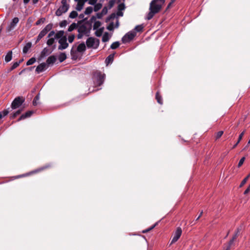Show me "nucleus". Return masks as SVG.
I'll use <instances>...</instances> for the list:
<instances>
[{"label": "nucleus", "mask_w": 250, "mask_h": 250, "mask_svg": "<svg viewBox=\"0 0 250 250\" xmlns=\"http://www.w3.org/2000/svg\"><path fill=\"white\" fill-rule=\"evenodd\" d=\"M109 40V37L108 36V33L107 32L104 33L103 37H102V42H106L108 41Z\"/></svg>", "instance_id": "obj_31"}, {"label": "nucleus", "mask_w": 250, "mask_h": 250, "mask_svg": "<svg viewBox=\"0 0 250 250\" xmlns=\"http://www.w3.org/2000/svg\"><path fill=\"white\" fill-rule=\"evenodd\" d=\"M83 34H81V33H78V35H77V38L78 39H81L82 38L83 36Z\"/></svg>", "instance_id": "obj_62"}, {"label": "nucleus", "mask_w": 250, "mask_h": 250, "mask_svg": "<svg viewBox=\"0 0 250 250\" xmlns=\"http://www.w3.org/2000/svg\"><path fill=\"white\" fill-rule=\"evenodd\" d=\"M144 26L143 24L138 25L132 30L135 31L136 33L138 32H142L143 31Z\"/></svg>", "instance_id": "obj_21"}, {"label": "nucleus", "mask_w": 250, "mask_h": 250, "mask_svg": "<svg viewBox=\"0 0 250 250\" xmlns=\"http://www.w3.org/2000/svg\"><path fill=\"white\" fill-rule=\"evenodd\" d=\"M57 60V58L56 57L54 56V55H52V56H49L46 61V65H50L51 64H53Z\"/></svg>", "instance_id": "obj_14"}, {"label": "nucleus", "mask_w": 250, "mask_h": 250, "mask_svg": "<svg viewBox=\"0 0 250 250\" xmlns=\"http://www.w3.org/2000/svg\"><path fill=\"white\" fill-rule=\"evenodd\" d=\"M125 9V5L124 3H120V4H119V5L118 6V10L119 11H122V10H124Z\"/></svg>", "instance_id": "obj_46"}, {"label": "nucleus", "mask_w": 250, "mask_h": 250, "mask_svg": "<svg viewBox=\"0 0 250 250\" xmlns=\"http://www.w3.org/2000/svg\"><path fill=\"white\" fill-rule=\"evenodd\" d=\"M36 60L35 58H34V57L31 58L26 62V65H32L36 62Z\"/></svg>", "instance_id": "obj_38"}, {"label": "nucleus", "mask_w": 250, "mask_h": 250, "mask_svg": "<svg viewBox=\"0 0 250 250\" xmlns=\"http://www.w3.org/2000/svg\"><path fill=\"white\" fill-rule=\"evenodd\" d=\"M53 25L51 23L47 24L43 29L47 33L52 28Z\"/></svg>", "instance_id": "obj_41"}, {"label": "nucleus", "mask_w": 250, "mask_h": 250, "mask_svg": "<svg viewBox=\"0 0 250 250\" xmlns=\"http://www.w3.org/2000/svg\"><path fill=\"white\" fill-rule=\"evenodd\" d=\"M158 2L164 3V0H152L150 3L149 10L153 11L154 13H158L162 8L161 4L157 3Z\"/></svg>", "instance_id": "obj_4"}, {"label": "nucleus", "mask_w": 250, "mask_h": 250, "mask_svg": "<svg viewBox=\"0 0 250 250\" xmlns=\"http://www.w3.org/2000/svg\"><path fill=\"white\" fill-rule=\"evenodd\" d=\"M250 173L242 180V181L241 182V183L239 186L240 188L242 187L246 183L248 179L250 178Z\"/></svg>", "instance_id": "obj_36"}, {"label": "nucleus", "mask_w": 250, "mask_h": 250, "mask_svg": "<svg viewBox=\"0 0 250 250\" xmlns=\"http://www.w3.org/2000/svg\"><path fill=\"white\" fill-rule=\"evenodd\" d=\"M46 67H47V65H46V63H45V62L41 63L36 67V72L37 73L39 74V73L45 71L46 69Z\"/></svg>", "instance_id": "obj_12"}, {"label": "nucleus", "mask_w": 250, "mask_h": 250, "mask_svg": "<svg viewBox=\"0 0 250 250\" xmlns=\"http://www.w3.org/2000/svg\"><path fill=\"white\" fill-rule=\"evenodd\" d=\"M54 37L56 39H60L61 38L64 37V31L63 30L59 31L55 35Z\"/></svg>", "instance_id": "obj_20"}, {"label": "nucleus", "mask_w": 250, "mask_h": 250, "mask_svg": "<svg viewBox=\"0 0 250 250\" xmlns=\"http://www.w3.org/2000/svg\"><path fill=\"white\" fill-rule=\"evenodd\" d=\"M250 191V185H249V187L245 190L244 194L245 195H246L248 194L249 191Z\"/></svg>", "instance_id": "obj_59"}, {"label": "nucleus", "mask_w": 250, "mask_h": 250, "mask_svg": "<svg viewBox=\"0 0 250 250\" xmlns=\"http://www.w3.org/2000/svg\"><path fill=\"white\" fill-rule=\"evenodd\" d=\"M103 14L101 12V13H98L97 14V18L98 19H101L102 16H103Z\"/></svg>", "instance_id": "obj_61"}, {"label": "nucleus", "mask_w": 250, "mask_h": 250, "mask_svg": "<svg viewBox=\"0 0 250 250\" xmlns=\"http://www.w3.org/2000/svg\"><path fill=\"white\" fill-rule=\"evenodd\" d=\"M223 131H218L217 133V134H216V139H219L220 137H221L222 136V135H223Z\"/></svg>", "instance_id": "obj_53"}, {"label": "nucleus", "mask_w": 250, "mask_h": 250, "mask_svg": "<svg viewBox=\"0 0 250 250\" xmlns=\"http://www.w3.org/2000/svg\"><path fill=\"white\" fill-rule=\"evenodd\" d=\"M114 54H110L105 59V62L107 65L113 61Z\"/></svg>", "instance_id": "obj_19"}, {"label": "nucleus", "mask_w": 250, "mask_h": 250, "mask_svg": "<svg viewBox=\"0 0 250 250\" xmlns=\"http://www.w3.org/2000/svg\"><path fill=\"white\" fill-rule=\"evenodd\" d=\"M66 59V55L65 53H61L59 56L58 59L60 62H63Z\"/></svg>", "instance_id": "obj_24"}, {"label": "nucleus", "mask_w": 250, "mask_h": 250, "mask_svg": "<svg viewBox=\"0 0 250 250\" xmlns=\"http://www.w3.org/2000/svg\"><path fill=\"white\" fill-rule=\"evenodd\" d=\"M42 39V38L39 35H38V37H37V40L36 41V42H38L40 40H41V39Z\"/></svg>", "instance_id": "obj_64"}, {"label": "nucleus", "mask_w": 250, "mask_h": 250, "mask_svg": "<svg viewBox=\"0 0 250 250\" xmlns=\"http://www.w3.org/2000/svg\"><path fill=\"white\" fill-rule=\"evenodd\" d=\"M24 98L22 97H17L12 102L11 108L13 109L19 107L24 102Z\"/></svg>", "instance_id": "obj_7"}, {"label": "nucleus", "mask_w": 250, "mask_h": 250, "mask_svg": "<svg viewBox=\"0 0 250 250\" xmlns=\"http://www.w3.org/2000/svg\"><path fill=\"white\" fill-rule=\"evenodd\" d=\"M104 28L101 27L99 29H96V31H95V34L97 37H100L102 36L103 31H104Z\"/></svg>", "instance_id": "obj_23"}, {"label": "nucleus", "mask_w": 250, "mask_h": 250, "mask_svg": "<svg viewBox=\"0 0 250 250\" xmlns=\"http://www.w3.org/2000/svg\"><path fill=\"white\" fill-rule=\"evenodd\" d=\"M86 50V46L84 42L81 43L77 47V49L75 50L74 49V47L71 50L70 54L72 56V59L76 60L77 59L78 56L77 55V52H83Z\"/></svg>", "instance_id": "obj_3"}, {"label": "nucleus", "mask_w": 250, "mask_h": 250, "mask_svg": "<svg viewBox=\"0 0 250 250\" xmlns=\"http://www.w3.org/2000/svg\"><path fill=\"white\" fill-rule=\"evenodd\" d=\"M243 228V225H241L239 227H238L237 228V229L232 237L236 239L237 237H238V236L239 235V233H240V232L242 231Z\"/></svg>", "instance_id": "obj_18"}, {"label": "nucleus", "mask_w": 250, "mask_h": 250, "mask_svg": "<svg viewBox=\"0 0 250 250\" xmlns=\"http://www.w3.org/2000/svg\"><path fill=\"white\" fill-rule=\"evenodd\" d=\"M97 0H89L88 1V3L90 5H94L96 4Z\"/></svg>", "instance_id": "obj_57"}, {"label": "nucleus", "mask_w": 250, "mask_h": 250, "mask_svg": "<svg viewBox=\"0 0 250 250\" xmlns=\"http://www.w3.org/2000/svg\"><path fill=\"white\" fill-rule=\"evenodd\" d=\"M50 167V165H46V166H45L44 167H43L38 169L34 171H32V173H35V172H38V171H41L42 170H43V169H45V168H46L47 167Z\"/></svg>", "instance_id": "obj_47"}, {"label": "nucleus", "mask_w": 250, "mask_h": 250, "mask_svg": "<svg viewBox=\"0 0 250 250\" xmlns=\"http://www.w3.org/2000/svg\"><path fill=\"white\" fill-rule=\"evenodd\" d=\"M245 133V131H243L240 135L238 138V139L237 140V142L236 143L235 145H233L232 148H234L236 146L238 145V144L239 143L240 141L241 140L244 134Z\"/></svg>", "instance_id": "obj_29"}, {"label": "nucleus", "mask_w": 250, "mask_h": 250, "mask_svg": "<svg viewBox=\"0 0 250 250\" xmlns=\"http://www.w3.org/2000/svg\"><path fill=\"white\" fill-rule=\"evenodd\" d=\"M245 160V157H243L241 158V159L240 160L238 164V167H240L244 163Z\"/></svg>", "instance_id": "obj_48"}, {"label": "nucleus", "mask_w": 250, "mask_h": 250, "mask_svg": "<svg viewBox=\"0 0 250 250\" xmlns=\"http://www.w3.org/2000/svg\"><path fill=\"white\" fill-rule=\"evenodd\" d=\"M46 34H47V33L43 29H42L40 32L39 35L42 38Z\"/></svg>", "instance_id": "obj_52"}, {"label": "nucleus", "mask_w": 250, "mask_h": 250, "mask_svg": "<svg viewBox=\"0 0 250 250\" xmlns=\"http://www.w3.org/2000/svg\"><path fill=\"white\" fill-rule=\"evenodd\" d=\"M95 20H96V17H95V16H93L91 18V19H90V22H93V21H95Z\"/></svg>", "instance_id": "obj_63"}, {"label": "nucleus", "mask_w": 250, "mask_h": 250, "mask_svg": "<svg viewBox=\"0 0 250 250\" xmlns=\"http://www.w3.org/2000/svg\"><path fill=\"white\" fill-rule=\"evenodd\" d=\"M101 25V21H95L94 25H93V30H96L97 29H98V28Z\"/></svg>", "instance_id": "obj_39"}, {"label": "nucleus", "mask_w": 250, "mask_h": 250, "mask_svg": "<svg viewBox=\"0 0 250 250\" xmlns=\"http://www.w3.org/2000/svg\"><path fill=\"white\" fill-rule=\"evenodd\" d=\"M107 29L109 31H112L114 29V22H111L106 27Z\"/></svg>", "instance_id": "obj_45"}, {"label": "nucleus", "mask_w": 250, "mask_h": 250, "mask_svg": "<svg viewBox=\"0 0 250 250\" xmlns=\"http://www.w3.org/2000/svg\"><path fill=\"white\" fill-rule=\"evenodd\" d=\"M19 19L17 17L14 18L12 22L10 23V24L6 28L7 31L10 32L13 29H14V28L16 27L17 24L19 22Z\"/></svg>", "instance_id": "obj_11"}, {"label": "nucleus", "mask_w": 250, "mask_h": 250, "mask_svg": "<svg viewBox=\"0 0 250 250\" xmlns=\"http://www.w3.org/2000/svg\"><path fill=\"white\" fill-rule=\"evenodd\" d=\"M62 5L56 10L55 14L57 16H61L66 13L69 8L70 5L67 2V0H62Z\"/></svg>", "instance_id": "obj_2"}, {"label": "nucleus", "mask_w": 250, "mask_h": 250, "mask_svg": "<svg viewBox=\"0 0 250 250\" xmlns=\"http://www.w3.org/2000/svg\"><path fill=\"white\" fill-rule=\"evenodd\" d=\"M120 44V43L119 42H115L111 44L110 48L112 49H115L119 46Z\"/></svg>", "instance_id": "obj_32"}, {"label": "nucleus", "mask_w": 250, "mask_h": 250, "mask_svg": "<svg viewBox=\"0 0 250 250\" xmlns=\"http://www.w3.org/2000/svg\"><path fill=\"white\" fill-rule=\"evenodd\" d=\"M1 112L2 117L6 116L9 113V111L7 110H4Z\"/></svg>", "instance_id": "obj_58"}, {"label": "nucleus", "mask_w": 250, "mask_h": 250, "mask_svg": "<svg viewBox=\"0 0 250 250\" xmlns=\"http://www.w3.org/2000/svg\"><path fill=\"white\" fill-rule=\"evenodd\" d=\"M58 42L60 45L58 46V49L62 50L68 46V43L67 42L66 37H64L59 40Z\"/></svg>", "instance_id": "obj_8"}, {"label": "nucleus", "mask_w": 250, "mask_h": 250, "mask_svg": "<svg viewBox=\"0 0 250 250\" xmlns=\"http://www.w3.org/2000/svg\"><path fill=\"white\" fill-rule=\"evenodd\" d=\"M33 111H28L24 114H22L18 120V121H20L22 120H24L26 118H29L31 116V115L33 114Z\"/></svg>", "instance_id": "obj_13"}, {"label": "nucleus", "mask_w": 250, "mask_h": 250, "mask_svg": "<svg viewBox=\"0 0 250 250\" xmlns=\"http://www.w3.org/2000/svg\"><path fill=\"white\" fill-rule=\"evenodd\" d=\"M102 7V5L101 3H97L94 4V10L95 12L99 11L100 9H101Z\"/></svg>", "instance_id": "obj_42"}, {"label": "nucleus", "mask_w": 250, "mask_h": 250, "mask_svg": "<svg viewBox=\"0 0 250 250\" xmlns=\"http://www.w3.org/2000/svg\"><path fill=\"white\" fill-rule=\"evenodd\" d=\"M117 15L118 16L122 17L123 16V13L121 11H119L117 13Z\"/></svg>", "instance_id": "obj_60"}, {"label": "nucleus", "mask_w": 250, "mask_h": 250, "mask_svg": "<svg viewBox=\"0 0 250 250\" xmlns=\"http://www.w3.org/2000/svg\"><path fill=\"white\" fill-rule=\"evenodd\" d=\"M77 27V24L75 23H72L68 27V31L71 32Z\"/></svg>", "instance_id": "obj_33"}, {"label": "nucleus", "mask_w": 250, "mask_h": 250, "mask_svg": "<svg viewBox=\"0 0 250 250\" xmlns=\"http://www.w3.org/2000/svg\"><path fill=\"white\" fill-rule=\"evenodd\" d=\"M83 5L84 1H79L76 5V9L78 11H81L83 9Z\"/></svg>", "instance_id": "obj_25"}, {"label": "nucleus", "mask_w": 250, "mask_h": 250, "mask_svg": "<svg viewBox=\"0 0 250 250\" xmlns=\"http://www.w3.org/2000/svg\"><path fill=\"white\" fill-rule=\"evenodd\" d=\"M67 21L66 20L62 21L60 24L61 27H64L67 25Z\"/></svg>", "instance_id": "obj_54"}, {"label": "nucleus", "mask_w": 250, "mask_h": 250, "mask_svg": "<svg viewBox=\"0 0 250 250\" xmlns=\"http://www.w3.org/2000/svg\"><path fill=\"white\" fill-rule=\"evenodd\" d=\"M182 230L181 228L178 227L177 228L176 231L174 233L173 237L171 240L170 245L175 243L180 237L182 234Z\"/></svg>", "instance_id": "obj_9"}, {"label": "nucleus", "mask_w": 250, "mask_h": 250, "mask_svg": "<svg viewBox=\"0 0 250 250\" xmlns=\"http://www.w3.org/2000/svg\"><path fill=\"white\" fill-rule=\"evenodd\" d=\"M78 32L79 33H82L84 35H86L87 36H89L90 30L87 29L85 25L83 24L78 27Z\"/></svg>", "instance_id": "obj_10"}, {"label": "nucleus", "mask_w": 250, "mask_h": 250, "mask_svg": "<svg viewBox=\"0 0 250 250\" xmlns=\"http://www.w3.org/2000/svg\"><path fill=\"white\" fill-rule=\"evenodd\" d=\"M44 21H45L44 18H41V19H39V20H38L36 22V24L37 25H38L40 24L41 23H43Z\"/></svg>", "instance_id": "obj_51"}, {"label": "nucleus", "mask_w": 250, "mask_h": 250, "mask_svg": "<svg viewBox=\"0 0 250 250\" xmlns=\"http://www.w3.org/2000/svg\"><path fill=\"white\" fill-rule=\"evenodd\" d=\"M155 14V13H154L153 11L149 10V12L146 15V19L147 20H150L153 17V16Z\"/></svg>", "instance_id": "obj_30"}, {"label": "nucleus", "mask_w": 250, "mask_h": 250, "mask_svg": "<svg viewBox=\"0 0 250 250\" xmlns=\"http://www.w3.org/2000/svg\"><path fill=\"white\" fill-rule=\"evenodd\" d=\"M19 65H20V62H17L13 63V65L9 68L8 72H10L12 70H14V69L16 68L18 66H19Z\"/></svg>", "instance_id": "obj_34"}, {"label": "nucleus", "mask_w": 250, "mask_h": 250, "mask_svg": "<svg viewBox=\"0 0 250 250\" xmlns=\"http://www.w3.org/2000/svg\"><path fill=\"white\" fill-rule=\"evenodd\" d=\"M74 38H75L74 35H71L70 36H69L68 38V42L70 43L72 42H73L74 40Z\"/></svg>", "instance_id": "obj_50"}, {"label": "nucleus", "mask_w": 250, "mask_h": 250, "mask_svg": "<svg viewBox=\"0 0 250 250\" xmlns=\"http://www.w3.org/2000/svg\"><path fill=\"white\" fill-rule=\"evenodd\" d=\"M52 51H50L49 49L47 47H45L41 52V56L43 58L48 56L51 53Z\"/></svg>", "instance_id": "obj_15"}, {"label": "nucleus", "mask_w": 250, "mask_h": 250, "mask_svg": "<svg viewBox=\"0 0 250 250\" xmlns=\"http://www.w3.org/2000/svg\"><path fill=\"white\" fill-rule=\"evenodd\" d=\"M40 100V94H38L34 98L33 101V104L34 106L37 105L39 103V101Z\"/></svg>", "instance_id": "obj_26"}, {"label": "nucleus", "mask_w": 250, "mask_h": 250, "mask_svg": "<svg viewBox=\"0 0 250 250\" xmlns=\"http://www.w3.org/2000/svg\"><path fill=\"white\" fill-rule=\"evenodd\" d=\"M236 238H234V237H232V238L229 240V241L228 242V246H227V248H229V249L230 250L231 247L234 245V241L236 240Z\"/></svg>", "instance_id": "obj_27"}, {"label": "nucleus", "mask_w": 250, "mask_h": 250, "mask_svg": "<svg viewBox=\"0 0 250 250\" xmlns=\"http://www.w3.org/2000/svg\"><path fill=\"white\" fill-rule=\"evenodd\" d=\"M21 110H18L16 112H14L10 117L11 119H14L16 117H17L19 114L21 113Z\"/></svg>", "instance_id": "obj_43"}, {"label": "nucleus", "mask_w": 250, "mask_h": 250, "mask_svg": "<svg viewBox=\"0 0 250 250\" xmlns=\"http://www.w3.org/2000/svg\"><path fill=\"white\" fill-rule=\"evenodd\" d=\"M56 39L55 37L54 38H50L46 42V44L48 46H50L55 42V40Z\"/></svg>", "instance_id": "obj_22"}, {"label": "nucleus", "mask_w": 250, "mask_h": 250, "mask_svg": "<svg viewBox=\"0 0 250 250\" xmlns=\"http://www.w3.org/2000/svg\"><path fill=\"white\" fill-rule=\"evenodd\" d=\"M136 32L134 30H131L126 33L122 38V41L125 43L130 42L136 36Z\"/></svg>", "instance_id": "obj_6"}, {"label": "nucleus", "mask_w": 250, "mask_h": 250, "mask_svg": "<svg viewBox=\"0 0 250 250\" xmlns=\"http://www.w3.org/2000/svg\"><path fill=\"white\" fill-rule=\"evenodd\" d=\"M156 99L159 104H163V99L162 97L159 95V92H157L156 94Z\"/></svg>", "instance_id": "obj_28"}, {"label": "nucleus", "mask_w": 250, "mask_h": 250, "mask_svg": "<svg viewBox=\"0 0 250 250\" xmlns=\"http://www.w3.org/2000/svg\"><path fill=\"white\" fill-rule=\"evenodd\" d=\"M105 74H102L100 71H96L93 73L92 80L95 86H100L104 81Z\"/></svg>", "instance_id": "obj_1"}, {"label": "nucleus", "mask_w": 250, "mask_h": 250, "mask_svg": "<svg viewBox=\"0 0 250 250\" xmlns=\"http://www.w3.org/2000/svg\"><path fill=\"white\" fill-rule=\"evenodd\" d=\"M32 46V43L31 42H28L26 44V45L23 48V53L24 54H26L29 50L31 48Z\"/></svg>", "instance_id": "obj_17"}, {"label": "nucleus", "mask_w": 250, "mask_h": 250, "mask_svg": "<svg viewBox=\"0 0 250 250\" xmlns=\"http://www.w3.org/2000/svg\"><path fill=\"white\" fill-rule=\"evenodd\" d=\"M78 16V13L75 11H72L69 16V17L71 19H74Z\"/></svg>", "instance_id": "obj_40"}, {"label": "nucleus", "mask_w": 250, "mask_h": 250, "mask_svg": "<svg viewBox=\"0 0 250 250\" xmlns=\"http://www.w3.org/2000/svg\"><path fill=\"white\" fill-rule=\"evenodd\" d=\"M115 2V0H110L109 1L108 7H109V9L111 8L114 6Z\"/></svg>", "instance_id": "obj_49"}, {"label": "nucleus", "mask_w": 250, "mask_h": 250, "mask_svg": "<svg viewBox=\"0 0 250 250\" xmlns=\"http://www.w3.org/2000/svg\"><path fill=\"white\" fill-rule=\"evenodd\" d=\"M12 59V51L10 50V51H9L7 53V54L5 57L4 60L6 62H8L10 61H11Z\"/></svg>", "instance_id": "obj_16"}, {"label": "nucleus", "mask_w": 250, "mask_h": 250, "mask_svg": "<svg viewBox=\"0 0 250 250\" xmlns=\"http://www.w3.org/2000/svg\"><path fill=\"white\" fill-rule=\"evenodd\" d=\"M55 34H55V32L54 31H51L48 34L47 37L48 38H52V37L53 36H55Z\"/></svg>", "instance_id": "obj_55"}, {"label": "nucleus", "mask_w": 250, "mask_h": 250, "mask_svg": "<svg viewBox=\"0 0 250 250\" xmlns=\"http://www.w3.org/2000/svg\"><path fill=\"white\" fill-rule=\"evenodd\" d=\"M101 13L103 15H105L107 13V8L106 7H104L102 9Z\"/></svg>", "instance_id": "obj_56"}, {"label": "nucleus", "mask_w": 250, "mask_h": 250, "mask_svg": "<svg viewBox=\"0 0 250 250\" xmlns=\"http://www.w3.org/2000/svg\"><path fill=\"white\" fill-rule=\"evenodd\" d=\"M116 15L115 13H112L110 16H109L105 20L106 22L109 21L110 20L113 19L115 18Z\"/></svg>", "instance_id": "obj_44"}, {"label": "nucleus", "mask_w": 250, "mask_h": 250, "mask_svg": "<svg viewBox=\"0 0 250 250\" xmlns=\"http://www.w3.org/2000/svg\"><path fill=\"white\" fill-rule=\"evenodd\" d=\"M86 44L88 48L97 49L100 44V40L94 37H89L86 41Z\"/></svg>", "instance_id": "obj_5"}, {"label": "nucleus", "mask_w": 250, "mask_h": 250, "mask_svg": "<svg viewBox=\"0 0 250 250\" xmlns=\"http://www.w3.org/2000/svg\"><path fill=\"white\" fill-rule=\"evenodd\" d=\"M93 11V8L91 6L87 7L84 11V14L85 15L90 14Z\"/></svg>", "instance_id": "obj_37"}, {"label": "nucleus", "mask_w": 250, "mask_h": 250, "mask_svg": "<svg viewBox=\"0 0 250 250\" xmlns=\"http://www.w3.org/2000/svg\"><path fill=\"white\" fill-rule=\"evenodd\" d=\"M158 224V222L155 223L153 225H152L151 227L146 229H145L144 230H143V233H146L148 231H149L150 230H152V229H153Z\"/></svg>", "instance_id": "obj_35"}]
</instances>
